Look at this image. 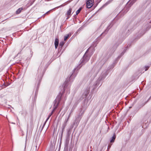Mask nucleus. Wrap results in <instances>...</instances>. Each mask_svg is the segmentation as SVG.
<instances>
[{"mask_svg":"<svg viewBox=\"0 0 151 151\" xmlns=\"http://www.w3.org/2000/svg\"><path fill=\"white\" fill-rule=\"evenodd\" d=\"M42 79V77L41 76H40L39 78V81H40V80H41Z\"/></svg>","mask_w":151,"mask_h":151,"instance_id":"5701e85b","label":"nucleus"},{"mask_svg":"<svg viewBox=\"0 0 151 151\" xmlns=\"http://www.w3.org/2000/svg\"><path fill=\"white\" fill-rule=\"evenodd\" d=\"M22 9V8H19L16 11V13L17 14H19L20 13Z\"/></svg>","mask_w":151,"mask_h":151,"instance_id":"ddd939ff","label":"nucleus"},{"mask_svg":"<svg viewBox=\"0 0 151 151\" xmlns=\"http://www.w3.org/2000/svg\"><path fill=\"white\" fill-rule=\"evenodd\" d=\"M64 44V42L63 41L60 42L59 44V46H60L61 47H62Z\"/></svg>","mask_w":151,"mask_h":151,"instance_id":"2eb2a0df","label":"nucleus"},{"mask_svg":"<svg viewBox=\"0 0 151 151\" xmlns=\"http://www.w3.org/2000/svg\"><path fill=\"white\" fill-rule=\"evenodd\" d=\"M93 2L92 0H88L86 3V5L87 8H90L93 5Z\"/></svg>","mask_w":151,"mask_h":151,"instance_id":"0eeeda50","label":"nucleus"},{"mask_svg":"<svg viewBox=\"0 0 151 151\" xmlns=\"http://www.w3.org/2000/svg\"><path fill=\"white\" fill-rule=\"evenodd\" d=\"M49 12V11H48L47 12H46L45 14H44V15H45V14H48Z\"/></svg>","mask_w":151,"mask_h":151,"instance_id":"6ab92c4d","label":"nucleus"},{"mask_svg":"<svg viewBox=\"0 0 151 151\" xmlns=\"http://www.w3.org/2000/svg\"><path fill=\"white\" fill-rule=\"evenodd\" d=\"M116 138V136L115 134H114L113 137H112V139L110 140V142L112 143L114 142Z\"/></svg>","mask_w":151,"mask_h":151,"instance_id":"f8f14e48","label":"nucleus"},{"mask_svg":"<svg viewBox=\"0 0 151 151\" xmlns=\"http://www.w3.org/2000/svg\"><path fill=\"white\" fill-rule=\"evenodd\" d=\"M136 0H131L128 1L127 4L126 6L122 10V12H127L129 10V8L134 4Z\"/></svg>","mask_w":151,"mask_h":151,"instance_id":"20e7f679","label":"nucleus"},{"mask_svg":"<svg viewBox=\"0 0 151 151\" xmlns=\"http://www.w3.org/2000/svg\"><path fill=\"white\" fill-rule=\"evenodd\" d=\"M72 10V9L71 8H70L69 10H68L66 14V15H67V17L66 19H68V18H69L70 17V16L71 14V12Z\"/></svg>","mask_w":151,"mask_h":151,"instance_id":"1a4fd4ad","label":"nucleus"},{"mask_svg":"<svg viewBox=\"0 0 151 151\" xmlns=\"http://www.w3.org/2000/svg\"><path fill=\"white\" fill-rule=\"evenodd\" d=\"M81 9L82 8L81 7L80 8L78 9V10L76 12V15H78L80 13Z\"/></svg>","mask_w":151,"mask_h":151,"instance_id":"4468645a","label":"nucleus"},{"mask_svg":"<svg viewBox=\"0 0 151 151\" xmlns=\"http://www.w3.org/2000/svg\"><path fill=\"white\" fill-rule=\"evenodd\" d=\"M110 147H111V145L108 146V150L110 149Z\"/></svg>","mask_w":151,"mask_h":151,"instance_id":"412c9836","label":"nucleus"},{"mask_svg":"<svg viewBox=\"0 0 151 151\" xmlns=\"http://www.w3.org/2000/svg\"><path fill=\"white\" fill-rule=\"evenodd\" d=\"M59 44V40L57 38H56L55 40V49H56Z\"/></svg>","mask_w":151,"mask_h":151,"instance_id":"9d476101","label":"nucleus"},{"mask_svg":"<svg viewBox=\"0 0 151 151\" xmlns=\"http://www.w3.org/2000/svg\"><path fill=\"white\" fill-rule=\"evenodd\" d=\"M89 90L90 88L89 87L87 88L85 90L82 96L83 99H86V98L89 92Z\"/></svg>","mask_w":151,"mask_h":151,"instance_id":"423d86ee","label":"nucleus"},{"mask_svg":"<svg viewBox=\"0 0 151 151\" xmlns=\"http://www.w3.org/2000/svg\"><path fill=\"white\" fill-rule=\"evenodd\" d=\"M69 36V35H67L66 36H65L64 37V40L65 41L67 40V39H68V37Z\"/></svg>","mask_w":151,"mask_h":151,"instance_id":"dca6fc26","label":"nucleus"},{"mask_svg":"<svg viewBox=\"0 0 151 151\" xmlns=\"http://www.w3.org/2000/svg\"><path fill=\"white\" fill-rule=\"evenodd\" d=\"M84 113V112H83L82 114H83Z\"/></svg>","mask_w":151,"mask_h":151,"instance_id":"a878e982","label":"nucleus"},{"mask_svg":"<svg viewBox=\"0 0 151 151\" xmlns=\"http://www.w3.org/2000/svg\"><path fill=\"white\" fill-rule=\"evenodd\" d=\"M109 26H108L106 28V29L105 30V31L102 34H101V35H104L105 34H106L107 32L108 31H109V29H110V28L109 27Z\"/></svg>","mask_w":151,"mask_h":151,"instance_id":"9b49d317","label":"nucleus"},{"mask_svg":"<svg viewBox=\"0 0 151 151\" xmlns=\"http://www.w3.org/2000/svg\"><path fill=\"white\" fill-rule=\"evenodd\" d=\"M63 6V5L62 4L59 7H62V6Z\"/></svg>","mask_w":151,"mask_h":151,"instance_id":"b1692460","label":"nucleus"},{"mask_svg":"<svg viewBox=\"0 0 151 151\" xmlns=\"http://www.w3.org/2000/svg\"><path fill=\"white\" fill-rule=\"evenodd\" d=\"M91 56V55H88V53L86 52L83 58H82L81 60L80 65L81 66L88 62Z\"/></svg>","mask_w":151,"mask_h":151,"instance_id":"7ed1b4c3","label":"nucleus"},{"mask_svg":"<svg viewBox=\"0 0 151 151\" xmlns=\"http://www.w3.org/2000/svg\"><path fill=\"white\" fill-rule=\"evenodd\" d=\"M35 0H31L30 1H32V2L31 4H32L34 2V1H35Z\"/></svg>","mask_w":151,"mask_h":151,"instance_id":"aec40b11","label":"nucleus"},{"mask_svg":"<svg viewBox=\"0 0 151 151\" xmlns=\"http://www.w3.org/2000/svg\"><path fill=\"white\" fill-rule=\"evenodd\" d=\"M95 51L94 47L93 46L90 47L87 50L86 52L88 55H91Z\"/></svg>","mask_w":151,"mask_h":151,"instance_id":"39448f33","label":"nucleus"},{"mask_svg":"<svg viewBox=\"0 0 151 151\" xmlns=\"http://www.w3.org/2000/svg\"><path fill=\"white\" fill-rule=\"evenodd\" d=\"M149 66H146L145 67V68H146V69H145V71L147 70L149 68Z\"/></svg>","mask_w":151,"mask_h":151,"instance_id":"f3484780","label":"nucleus"},{"mask_svg":"<svg viewBox=\"0 0 151 151\" xmlns=\"http://www.w3.org/2000/svg\"><path fill=\"white\" fill-rule=\"evenodd\" d=\"M47 121H46H46H45V122L44 123V124H43V127H43H43H44V126H45V124H46V122H47Z\"/></svg>","mask_w":151,"mask_h":151,"instance_id":"a211bd4d","label":"nucleus"},{"mask_svg":"<svg viewBox=\"0 0 151 151\" xmlns=\"http://www.w3.org/2000/svg\"><path fill=\"white\" fill-rule=\"evenodd\" d=\"M45 15H44L42 16V17H45Z\"/></svg>","mask_w":151,"mask_h":151,"instance_id":"393cba45","label":"nucleus"},{"mask_svg":"<svg viewBox=\"0 0 151 151\" xmlns=\"http://www.w3.org/2000/svg\"><path fill=\"white\" fill-rule=\"evenodd\" d=\"M71 113V112L70 113V114H69L68 115V116L67 119H66V120H65V123L64 124V125H63L64 126H63V129H64L65 128V127L69 119Z\"/></svg>","mask_w":151,"mask_h":151,"instance_id":"6e6552de","label":"nucleus"},{"mask_svg":"<svg viewBox=\"0 0 151 151\" xmlns=\"http://www.w3.org/2000/svg\"><path fill=\"white\" fill-rule=\"evenodd\" d=\"M81 27L79 28L78 30V31H79V30H80L81 29Z\"/></svg>","mask_w":151,"mask_h":151,"instance_id":"4be33fe9","label":"nucleus"},{"mask_svg":"<svg viewBox=\"0 0 151 151\" xmlns=\"http://www.w3.org/2000/svg\"><path fill=\"white\" fill-rule=\"evenodd\" d=\"M76 69H74L73 70V73L69 78H68L66 81L64 83V87L63 89L64 91H66L67 94H69L70 93V83L73 82V79L76 76L77 74L75 72Z\"/></svg>","mask_w":151,"mask_h":151,"instance_id":"f257e3e1","label":"nucleus"},{"mask_svg":"<svg viewBox=\"0 0 151 151\" xmlns=\"http://www.w3.org/2000/svg\"><path fill=\"white\" fill-rule=\"evenodd\" d=\"M61 92H60V96H58L56 98V99H55L54 103L53 109L52 111L51 112L50 114H49L48 115V116L46 119V121H48V120L49 119V118L53 114L54 111L58 107L59 104L60 103V102L61 100V96L62 95V93Z\"/></svg>","mask_w":151,"mask_h":151,"instance_id":"f03ea898","label":"nucleus"}]
</instances>
